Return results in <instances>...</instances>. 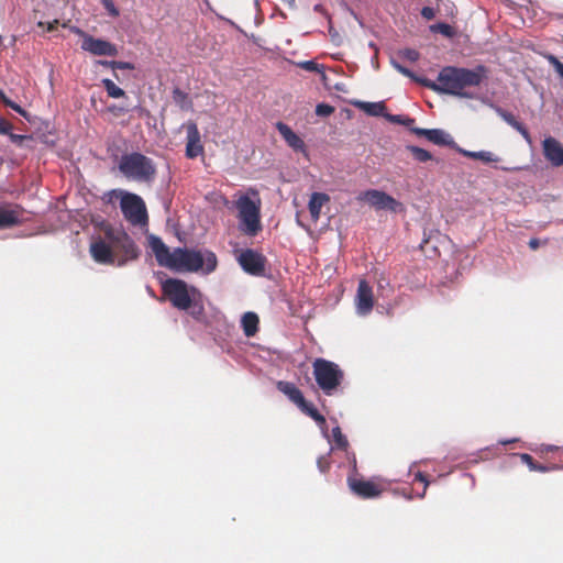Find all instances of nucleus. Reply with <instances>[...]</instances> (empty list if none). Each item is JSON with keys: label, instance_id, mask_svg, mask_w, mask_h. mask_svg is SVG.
Segmentation results:
<instances>
[{"label": "nucleus", "instance_id": "nucleus-1", "mask_svg": "<svg viewBox=\"0 0 563 563\" xmlns=\"http://www.w3.org/2000/svg\"><path fill=\"white\" fill-rule=\"evenodd\" d=\"M390 65L401 75L432 89L433 91L467 99L475 98V95L467 92L464 89L466 87H478L487 76V68L484 65H477L472 69L446 66L440 70L437 82H434L427 78L417 76L394 57L390 58Z\"/></svg>", "mask_w": 563, "mask_h": 563}, {"label": "nucleus", "instance_id": "nucleus-2", "mask_svg": "<svg viewBox=\"0 0 563 563\" xmlns=\"http://www.w3.org/2000/svg\"><path fill=\"white\" fill-rule=\"evenodd\" d=\"M217 266V256L210 250L176 247L173 250L167 268L179 273H196L200 271L203 275H209L216 271Z\"/></svg>", "mask_w": 563, "mask_h": 563}, {"label": "nucleus", "instance_id": "nucleus-3", "mask_svg": "<svg viewBox=\"0 0 563 563\" xmlns=\"http://www.w3.org/2000/svg\"><path fill=\"white\" fill-rule=\"evenodd\" d=\"M118 169L128 180L136 183L151 184L156 177L154 161L140 152L123 154Z\"/></svg>", "mask_w": 563, "mask_h": 563}, {"label": "nucleus", "instance_id": "nucleus-4", "mask_svg": "<svg viewBox=\"0 0 563 563\" xmlns=\"http://www.w3.org/2000/svg\"><path fill=\"white\" fill-rule=\"evenodd\" d=\"M164 294L172 305L179 310L189 309L194 299H200L201 292L194 286L177 278H168L162 285Z\"/></svg>", "mask_w": 563, "mask_h": 563}, {"label": "nucleus", "instance_id": "nucleus-5", "mask_svg": "<svg viewBox=\"0 0 563 563\" xmlns=\"http://www.w3.org/2000/svg\"><path fill=\"white\" fill-rule=\"evenodd\" d=\"M120 208L124 219L134 227H146L148 214L144 200L136 194L120 191Z\"/></svg>", "mask_w": 563, "mask_h": 563}, {"label": "nucleus", "instance_id": "nucleus-6", "mask_svg": "<svg viewBox=\"0 0 563 563\" xmlns=\"http://www.w3.org/2000/svg\"><path fill=\"white\" fill-rule=\"evenodd\" d=\"M313 375L325 395H332L343 379V372L339 365L323 358L314 361Z\"/></svg>", "mask_w": 563, "mask_h": 563}, {"label": "nucleus", "instance_id": "nucleus-7", "mask_svg": "<svg viewBox=\"0 0 563 563\" xmlns=\"http://www.w3.org/2000/svg\"><path fill=\"white\" fill-rule=\"evenodd\" d=\"M240 230L249 236H254L261 230L260 205L244 195L236 201Z\"/></svg>", "mask_w": 563, "mask_h": 563}, {"label": "nucleus", "instance_id": "nucleus-8", "mask_svg": "<svg viewBox=\"0 0 563 563\" xmlns=\"http://www.w3.org/2000/svg\"><path fill=\"white\" fill-rule=\"evenodd\" d=\"M107 238L111 242L113 253L117 255V266L122 267L129 261L139 257L140 251L133 239L124 231H109Z\"/></svg>", "mask_w": 563, "mask_h": 563}, {"label": "nucleus", "instance_id": "nucleus-9", "mask_svg": "<svg viewBox=\"0 0 563 563\" xmlns=\"http://www.w3.org/2000/svg\"><path fill=\"white\" fill-rule=\"evenodd\" d=\"M352 471L347 476V485L351 492L363 499H373L380 495L382 490L371 481L357 478L356 472V457L355 454L351 455Z\"/></svg>", "mask_w": 563, "mask_h": 563}, {"label": "nucleus", "instance_id": "nucleus-10", "mask_svg": "<svg viewBox=\"0 0 563 563\" xmlns=\"http://www.w3.org/2000/svg\"><path fill=\"white\" fill-rule=\"evenodd\" d=\"M360 199L367 201L376 210H388L391 212H400L404 210L401 202L378 189L365 190L361 194Z\"/></svg>", "mask_w": 563, "mask_h": 563}, {"label": "nucleus", "instance_id": "nucleus-11", "mask_svg": "<svg viewBox=\"0 0 563 563\" xmlns=\"http://www.w3.org/2000/svg\"><path fill=\"white\" fill-rule=\"evenodd\" d=\"M81 49L95 56H117L118 48L111 42L93 37L89 34H82Z\"/></svg>", "mask_w": 563, "mask_h": 563}, {"label": "nucleus", "instance_id": "nucleus-12", "mask_svg": "<svg viewBox=\"0 0 563 563\" xmlns=\"http://www.w3.org/2000/svg\"><path fill=\"white\" fill-rule=\"evenodd\" d=\"M374 297L372 287L365 279L358 282L355 296V311L360 317H365L373 310Z\"/></svg>", "mask_w": 563, "mask_h": 563}, {"label": "nucleus", "instance_id": "nucleus-13", "mask_svg": "<svg viewBox=\"0 0 563 563\" xmlns=\"http://www.w3.org/2000/svg\"><path fill=\"white\" fill-rule=\"evenodd\" d=\"M238 261H239V264L241 265V267L243 268V271L251 275L260 276L264 272V268H265L264 257L260 253H257L251 249L243 251L239 255Z\"/></svg>", "mask_w": 563, "mask_h": 563}, {"label": "nucleus", "instance_id": "nucleus-14", "mask_svg": "<svg viewBox=\"0 0 563 563\" xmlns=\"http://www.w3.org/2000/svg\"><path fill=\"white\" fill-rule=\"evenodd\" d=\"M410 131L418 136H424L429 142L435 145L449 146L451 148L456 146L452 135L442 129H423L413 126Z\"/></svg>", "mask_w": 563, "mask_h": 563}, {"label": "nucleus", "instance_id": "nucleus-15", "mask_svg": "<svg viewBox=\"0 0 563 563\" xmlns=\"http://www.w3.org/2000/svg\"><path fill=\"white\" fill-rule=\"evenodd\" d=\"M90 254L95 262L103 265H115L117 255L113 253L111 242L99 239L90 245Z\"/></svg>", "mask_w": 563, "mask_h": 563}, {"label": "nucleus", "instance_id": "nucleus-16", "mask_svg": "<svg viewBox=\"0 0 563 563\" xmlns=\"http://www.w3.org/2000/svg\"><path fill=\"white\" fill-rule=\"evenodd\" d=\"M542 151L545 159L553 166L563 165V145L554 137L548 136L542 142Z\"/></svg>", "mask_w": 563, "mask_h": 563}, {"label": "nucleus", "instance_id": "nucleus-17", "mask_svg": "<svg viewBox=\"0 0 563 563\" xmlns=\"http://www.w3.org/2000/svg\"><path fill=\"white\" fill-rule=\"evenodd\" d=\"M147 241L148 247L155 255L158 265L167 268L173 255V251H170L169 247L163 242V240L155 234H148Z\"/></svg>", "mask_w": 563, "mask_h": 563}, {"label": "nucleus", "instance_id": "nucleus-18", "mask_svg": "<svg viewBox=\"0 0 563 563\" xmlns=\"http://www.w3.org/2000/svg\"><path fill=\"white\" fill-rule=\"evenodd\" d=\"M276 129L278 130L279 134L283 136L287 145L292 148L295 152L302 153L307 155V148L305 142L300 139L299 135H297L290 126H288L284 122H277Z\"/></svg>", "mask_w": 563, "mask_h": 563}, {"label": "nucleus", "instance_id": "nucleus-19", "mask_svg": "<svg viewBox=\"0 0 563 563\" xmlns=\"http://www.w3.org/2000/svg\"><path fill=\"white\" fill-rule=\"evenodd\" d=\"M203 152V146L200 142V133L196 123H189L187 125V144H186V155L189 158H195L201 155Z\"/></svg>", "mask_w": 563, "mask_h": 563}, {"label": "nucleus", "instance_id": "nucleus-20", "mask_svg": "<svg viewBox=\"0 0 563 563\" xmlns=\"http://www.w3.org/2000/svg\"><path fill=\"white\" fill-rule=\"evenodd\" d=\"M297 407L308 417L313 419L317 424L319 426L323 437L325 439H329L328 429H327V421L325 418L318 411V409L314 407L312 402H309L306 400V398L302 399V402H299Z\"/></svg>", "mask_w": 563, "mask_h": 563}, {"label": "nucleus", "instance_id": "nucleus-21", "mask_svg": "<svg viewBox=\"0 0 563 563\" xmlns=\"http://www.w3.org/2000/svg\"><path fill=\"white\" fill-rule=\"evenodd\" d=\"M329 443H334V445H331L330 451L334 449L343 450L346 453V457L349 462L351 463V455L353 453L349 452V441L346 437L342 433L341 428L339 426H335L332 429L331 437L329 435V439H327Z\"/></svg>", "mask_w": 563, "mask_h": 563}, {"label": "nucleus", "instance_id": "nucleus-22", "mask_svg": "<svg viewBox=\"0 0 563 563\" xmlns=\"http://www.w3.org/2000/svg\"><path fill=\"white\" fill-rule=\"evenodd\" d=\"M457 153L461 155L473 158V159H479L484 163H497L500 161V158L495 155L493 152L489 151H468L465 148L460 147L457 144L454 146V148Z\"/></svg>", "mask_w": 563, "mask_h": 563}, {"label": "nucleus", "instance_id": "nucleus-23", "mask_svg": "<svg viewBox=\"0 0 563 563\" xmlns=\"http://www.w3.org/2000/svg\"><path fill=\"white\" fill-rule=\"evenodd\" d=\"M277 389L283 393L296 406L305 398L301 390L291 382L279 380Z\"/></svg>", "mask_w": 563, "mask_h": 563}, {"label": "nucleus", "instance_id": "nucleus-24", "mask_svg": "<svg viewBox=\"0 0 563 563\" xmlns=\"http://www.w3.org/2000/svg\"><path fill=\"white\" fill-rule=\"evenodd\" d=\"M330 200L324 192H313L308 202V209L311 218L317 221L320 218L321 209L325 202Z\"/></svg>", "mask_w": 563, "mask_h": 563}, {"label": "nucleus", "instance_id": "nucleus-25", "mask_svg": "<svg viewBox=\"0 0 563 563\" xmlns=\"http://www.w3.org/2000/svg\"><path fill=\"white\" fill-rule=\"evenodd\" d=\"M353 104L360 110L364 111L366 114L372 117H385V104L383 101L379 102H367V101H354Z\"/></svg>", "mask_w": 563, "mask_h": 563}, {"label": "nucleus", "instance_id": "nucleus-26", "mask_svg": "<svg viewBox=\"0 0 563 563\" xmlns=\"http://www.w3.org/2000/svg\"><path fill=\"white\" fill-rule=\"evenodd\" d=\"M258 316L255 312H245L241 318V327L245 336H254L258 330Z\"/></svg>", "mask_w": 563, "mask_h": 563}, {"label": "nucleus", "instance_id": "nucleus-27", "mask_svg": "<svg viewBox=\"0 0 563 563\" xmlns=\"http://www.w3.org/2000/svg\"><path fill=\"white\" fill-rule=\"evenodd\" d=\"M20 223V211L15 207L13 209L0 208V229L12 228Z\"/></svg>", "mask_w": 563, "mask_h": 563}, {"label": "nucleus", "instance_id": "nucleus-28", "mask_svg": "<svg viewBox=\"0 0 563 563\" xmlns=\"http://www.w3.org/2000/svg\"><path fill=\"white\" fill-rule=\"evenodd\" d=\"M518 456L529 467L530 471L545 473V472H548L550 470H556L558 468V466L548 467V466H544V465H541V464H537L533 461L532 456L530 454H528V453H520V454H518Z\"/></svg>", "mask_w": 563, "mask_h": 563}, {"label": "nucleus", "instance_id": "nucleus-29", "mask_svg": "<svg viewBox=\"0 0 563 563\" xmlns=\"http://www.w3.org/2000/svg\"><path fill=\"white\" fill-rule=\"evenodd\" d=\"M407 151L411 153L413 159H416L419 163H424L428 161H431L433 158L432 154L419 146L416 145H407Z\"/></svg>", "mask_w": 563, "mask_h": 563}, {"label": "nucleus", "instance_id": "nucleus-30", "mask_svg": "<svg viewBox=\"0 0 563 563\" xmlns=\"http://www.w3.org/2000/svg\"><path fill=\"white\" fill-rule=\"evenodd\" d=\"M101 82L109 97L121 98L125 95L124 90L118 87L111 79L104 78Z\"/></svg>", "mask_w": 563, "mask_h": 563}, {"label": "nucleus", "instance_id": "nucleus-31", "mask_svg": "<svg viewBox=\"0 0 563 563\" xmlns=\"http://www.w3.org/2000/svg\"><path fill=\"white\" fill-rule=\"evenodd\" d=\"M173 99L176 104H178L181 109H189L190 101L188 100V95L180 90L179 88H175L173 90Z\"/></svg>", "mask_w": 563, "mask_h": 563}, {"label": "nucleus", "instance_id": "nucleus-32", "mask_svg": "<svg viewBox=\"0 0 563 563\" xmlns=\"http://www.w3.org/2000/svg\"><path fill=\"white\" fill-rule=\"evenodd\" d=\"M503 119L510 124L512 128H515L517 131H519L526 139L529 137V133L525 126H522L521 123H519L515 117L509 112H501Z\"/></svg>", "mask_w": 563, "mask_h": 563}, {"label": "nucleus", "instance_id": "nucleus-33", "mask_svg": "<svg viewBox=\"0 0 563 563\" xmlns=\"http://www.w3.org/2000/svg\"><path fill=\"white\" fill-rule=\"evenodd\" d=\"M386 119L391 123L401 124V125L410 128V129H411V125L415 123L413 118H410L407 115H401V114H389L388 113V114H386Z\"/></svg>", "mask_w": 563, "mask_h": 563}, {"label": "nucleus", "instance_id": "nucleus-34", "mask_svg": "<svg viewBox=\"0 0 563 563\" xmlns=\"http://www.w3.org/2000/svg\"><path fill=\"white\" fill-rule=\"evenodd\" d=\"M542 56L549 62V64L554 68L556 74L561 79H563V63L553 54L543 53Z\"/></svg>", "mask_w": 563, "mask_h": 563}, {"label": "nucleus", "instance_id": "nucleus-35", "mask_svg": "<svg viewBox=\"0 0 563 563\" xmlns=\"http://www.w3.org/2000/svg\"><path fill=\"white\" fill-rule=\"evenodd\" d=\"M397 55L401 58H405L411 63L417 62L420 58V53L413 48H404L398 51Z\"/></svg>", "mask_w": 563, "mask_h": 563}, {"label": "nucleus", "instance_id": "nucleus-36", "mask_svg": "<svg viewBox=\"0 0 563 563\" xmlns=\"http://www.w3.org/2000/svg\"><path fill=\"white\" fill-rule=\"evenodd\" d=\"M0 99L1 101L9 108H11L12 110H14L15 112H18L19 114L25 117L26 115V112L24 109H22L18 103H15L14 101H12L11 99H9L5 93L0 89Z\"/></svg>", "mask_w": 563, "mask_h": 563}, {"label": "nucleus", "instance_id": "nucleus-37", "mask_svg": "<svg viewBox=\"0 0 563 563\" xmlns=\"http://www.w3.org/2000/svg\"><path fill=\"white\" fill-rule=\"evenodd\" d=\"M186 311H189V313L197 320H199L203 314V306L200 302V299H194L192 303L190 305L189 309Z\"/></svg>", "mask_w": 563, "mask_h": 563}, {"label": "nucleus", "instance_id": "nucleus-38", "mask_svg": "<svg viewBox=\"0 0 563 563\" xmlns=\"http://www.w3.org/2000/svg\"><path fill=\"white\" fill-rule=\"evenodd\" d=\"M430 29L432 32H439L445 36H451L453 33L451 25H449L448 23H443V22L433 24L430 26Z\"/></svg>", "mask_w": 563, "mask_h": 563}, {"label": "nucleus", "instance_id": "nucleus-39", "mask_svg": "<svg viewBox=\"0 0 563 563\" xmlns=\"http://www.w3.org/2000/svg\"><path fill=\"white\" fill-rule=\"evenodd\" d=\"M334 111V108L328 103H318L316 107V114L318 117H329Z\"/></svg>", "mask_w": 563, "mask_h": 563}, {"label": "nucleus", "instance_id": "nucleus-40", "mask_svg": "<svg viewBox=\"0 0 563 563\" xmlns=\"http://www.w3.org/2000/svg\"><path fill=\"white\" fill-rule=\"evenodd\" d=\"M111 68L115 69H134V65L130 62L112 60Z\"/></svg>", "mask_w": 563, "mask_h": 563}, {"label": "nucleus", "instance_id": "nucleus-41", "mask_svg": "<svg viewBox=\"0 0 563 563\" xmlns=\"http://www.w3.org/2000/svg\"><path fill=\"white\" fill-rule=\"evenodd\" d=\"M317 466H318V468H319V471L321 473H325L329 470V467H330V463L328 461V456L327 455H322V456L318 457Z\"/></svg>", "mask_w": 563, "mask_h": 563}, {"label": "nucleus", "instance_id": "nucleus-42", "mask_svg": "<svg viewBox=\"0 0 563 563\" xmlns=\"http://www.w3.org/2000/svg\"><path fill=\"white\" fill-rule=\"evenodd\" d=\"M103 5L111 16H118L119 10L111 0H103Z\"/></svg>", "mask_w": 563, "mask_h": 563}, {"label": "nucleus", "instance_id": "nucleus-43", "mask_svg": "<svg viewBox=\"0 0 563 563\" xmlns=\"http://www.w3.org/2000/svg\"><path fill=\"white\" fill-rule=\"evenodd\" d=\"M120 191H121L120 189H112L104 194L103 199L106 200V202L111 203L113 201V198H117L120 196Z\"/></svg>", "mask_w": 563, "mask_h": 563}, {"label": "nucleus", "instance_id": "nucleus-44", "mask_svg": "<svg viewBox=\"0 0 563 563\" xmlns=\"http://www.w3.org/2000/svg\"><path fill=\"white\" fill-rule=\"evenodd\" d=\"M421 15L427 20H432L435 16L434 9L431 7H423L421 10Z\"/></svg>", "mask_w": 563, "mask_h": 563}, {"label": "nucleus", "instance_id": "nucleus-45", "mask_svg": "<svg viewBox=\"0 0 563 563\" xmlns=\"http://www.w3.org/2000/svg\"><path fill=\"white\" fill-rule=\"evenodd\" d=\"M12 125L0 117V134H9Z\"/></svg>", "mask_w": 563, "mask_h": 563}, {"label": "nucleus", "instance_id": "nucleus-46", "mask_svg": "<svg viewBox=\"0 0 563 563\" xmlns=\"http://www.w3.org/2000/svg\"><path fill=\"white\" fill-rule=\"evenodd\" d=\"M302 68H305L306 70H309V71H316V70H319V66L317 63H314L313 60H306L301 64Z\"/></svg>", "mask_w": 563, "mask_h": 563}, {"label": "nucleus", "instance_id": "nucleus-47", "mask_svg": "<svg viewBox=\"0 0 563 563\" xmlns=\"http://www.w3.org/2000/svg\"><path fill=\"white\" fill-rule=\"evenodd\" d=\"M415 479L423 483L426 487H428L429 485V481L427 479L426 475L421 472H418L416 474Z\"/></svg>", "mask_w": 563, "mask_h": 563}, {"label": "nucleus", "instance_id": "nucleus-48", "mask_svg": "<svg viewBox=\"0 0 563 563\" xmlns=\"http://www.w3.org/2000/svg\"><path fill=\"white\" fill-rule=\"evenodd\" d=\"M329 33H330V35L332 37V41L334 43H336V44H340V42H339V38H340L339 33L332 26H330Z\"/></svg>", "mask_w": 563, "mask_h": 563}, {"label": "nucleus", "instance_id": "nucleus-49", "mask_svg": "<svg viewBox=\"0 0 563 563\" xmlns=\"http://www.w3.org/2000/svg\"><path fill=\"white\" fill-rule=\"evenodd\" d=\"M10 135V140L13 142V143H19L21 142L25 136L23 135H20V134H13V133H9Z\"/></svg>", "mask_w": 563, "mask_h": 563}, {"label": "nucleus", "instance_id": "nucleus-50", "mask_svg": "<svg viewBox=\"0 0 563 563\" xmlns=\"http://www.w3.org/2000/svg\"><path fill=\"white\" fill-rule=\"evenodd\" d=\"M539 245H540V241L538 239H531L529 241V247L531 250H537L539 247Z\"/></svg>", "mask_w": 563, "mask_h": 563}, {"label": "nucleus", "instance_id": "nucleus-51", "mask_svg": "<svg viewBox=\"0 0 563 563\" xmlns=\"http://www.w3.org/2000/svg\"><path fill=\"white\" fill-rule=\"evenodd\" d=\"M517 441H518V439L514 438V439L499 440L498 443L501 444V445H507V444H510V443H515Z\"/></svg>", "mask_w": 563, "mask_h": 563}, {"label": "nucleus", "instance_id": "nucleus-52", "mask_svg": "<svg viewBox=\"0 0 563 563\" xmlns=\"http://www.w3.org/2000/svg\"><path fill=\"white\" fill-rule=\"evenodd\" d=\"M110 63H112V60H98V64L111 68V64Z\"/></svg>", "mask_w": 563, "mask_h": 563}, {"label": "nucleus", "instance_id": "nucleus-53", "mask_svg": "<svg viewBox=\"0 0 563 563\" xmlns=\"http://www.w3.org/2000/svg\"><path fill=\"white\" fill-rule=\"evenodd\" d=\"M543 449H544V451L560 450V448L554 446V445H543Z\"/></svg>", "mask_w": 563, "mask_h": 563}, {"label": "nucleus", "instance_id": "nucleus-54", "mask_svg": "<svg viewBox=\"0 0 563 563\" xmlns=\"http://www.w3.org/2000/svg\"><path fill=\"white\" fill-rule=\"evenodd\" d=\"M426 490H427V487L424 486V487H423V490H422V492H419L418 497H419V498H423V497L426 496Z\"/></svg>", "mask_w": 563, "mask_h": 563}, {"label": "nucleus", "instance_id": "nucleus-55", "mask_svg": "<svg viewBox=\"0 0 563 563\" xmlns=\"http://www.w3.org/2000/svg\"><path fill=\"white\" fill-rule=\"evenodd\" d=\"M368 46H369L371 48H373L375 52H377V51H378V48H377V46H376V44H375L374 42H369Z\"/></svg>", "mask_w": 563, "mask_h": 563}, {"label": "nucleus", "instance_id": "nucleus-56", "mask_svg": "<svg viewBox=\"0 0 563 563\" xmlns=\"http://www.w3.org/2000/svg\"><path fill=\"white\" fill-rule=\"evenodd\" d=\"M284 1L287 2L290 7L295 5V0H284Z\"/></svg>", "mask_w": 563, "mask_h": 563}, {"label": "nucleus", "instance_id": "nucleus-57", "mask_svg": "<svg viewBox=\"0 0 563 563\" xmlns=\"http://www.w3.org/2000/svg\"><path fill=\"white\" fill-rule=\"evenodd\" d=\"M54 29V25L53 24H49L48 26V31H52Z\"/></svg>", "mask_w": 563, "mask_h": 563}]
</instances>
